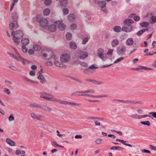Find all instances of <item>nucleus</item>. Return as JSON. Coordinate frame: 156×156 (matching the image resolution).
I'll return each instance as SVG.
<instances>
[{
  "label": "nucleus",
  "mask_w": 156,
  "mask_h": 156,
  "mask_svg": "<svg viewBox=\"0 0 156 156\" xmlns=\"http://www.w3.org/2000/svg\"><path fill=\"white\" fill-rule=\"evenodd\" d=\"M31 117L34 120H36L40 121L44 120V117L41 115H39L38 114L33 112L30 113Z\"/></svg>",
  "instance_id": "0eeeda50"
},
{
  "label": "nucleus",
  "mask_w": 156,
  "mask_h": 156,
  "mask_svg": "<svg viewBox=\"0 0 156 156\" xmlns=\"http://www.w3.org/2000/svg\"><path fill=\"white\" fill-rule=\"evenodd\" d=\"M51 3V0H45L44 1V4L46 5H49Z\"/></svg>",
  "instance_id": "de8ad7c7"
},
{
  "label": "nucleus",
  "mask_w": 156,
  "mask_h": 156,
  "mask_svg": "<svg viewBox=\"0 0 156 156\" xmlns=\"http://www.w3.org/2000/svg\"><path fill=\"white\" fill-rule=\"evenodd\" d=\"M70 78L73 80H75L77 82H78L79 83H82L81 80L80 79H78L74 77H70Z\"/></svg>",
  "instance_id": "79ce46f5"
},
{
  "label": "nucleus",
  "mask_w": 156,
  "mask_h": 156,
  "mask_svg": "<svg viewBox=\"0 0 156 156\" xmlns=\"http://www.w3.org/2000/svg\"><path fill=\"white\" fill-rule=\"evenodd\" d=\"M36 20L38 22L42 27H47L48 25V22L45 19L41 18L40 15L37 16L36 17Z\"/></svg>",
  "instance_id": "423d86ee"
},
{
  "label": "nucleus",
  "mask_w": 156,
  "mask_h": 156,
  "mask_svg": "<svg viewBox=\"0 0 156 156\" xmlns=\"http://www.w3.org/2000/svg\"><path fill=\"white\" fill-rule=\"evenodd\" d=\"M50 10L49 9L46 8L43 10V14L44 16H48L50 13Z\"/></svg>",
  "instance_id": "7c9ffc66"
},
{
  "label": "nucleus",
  "mask_w": 156,
  "mask_h": 156,
  "mask_svg": "<svg viewBox=\"0 0 156 156\" xmlns=\"http://www.w3.org/2000/svg\"><path fill=\"white\" fill-rule=\"evenodd\" d=\"M55 24L59 30L61 31L64 30L66 28L65 25L62 21H57L55 23Z\"/></svg>",
  "instance_id": "ddd939ff"
},
{
  "label": "nucleus",
  "mask_w": 156,
  "mask_h": 156,
  "mask_svg": "<svg viewBox=\"0 0 156 156\" xmlns=\"http://www.w3.org/2000/svg\"><path fill=\"white\" fill-rule=\"evenodd\" d=\"M134 42L132 38H128L126 42V44L128 46H131Z\"/></svg>",
  "instance_id": "aec40b11"
},
{
  "label": "nucleus",
  "mask_w": 156,
  "mask_h": 156,
  "mask_svg": "<svg viewBox=\"0 0 156 156\" xmlns=\"http://www.w3.org/2000/svg\"><path fill=\"white\" fill-rule=\"evenodd\" d=\"M56 133H57V135L58 136H59V137H61L63 136H65L66 135L65 134H60L59 133V132L57 130L56 131Z\"/></svg>",
  "instance_id": "0e129e2a"
},
{
  "label": "nucleus",
  "mask_w": 156,
  "mask_h": 156,
  "mask_svg": "<svg viewBox=\"0 0 156 156\" xmlns=\"http://www.w3.org/2000/svg\"><path fill=\"white\" fill-rule=\"evenodd\" d=\"M54 64L55 66L57 67H60L62 66V65L61 64L60 62L58 61H55L54 62Z\"/></svg>",
  "instance_id": "a18cd8bd"
},
{
  "label": "nucleus",
  "mask_w": 156,
  "mask_h": 156,
  "mask_svg": "<svg viewBox=\"0 0 156 156\" xmlns=\"http://www.w3.org/2000/svg\"><path fill=\"white\" fill-rule=\"evenodd\" d=\"M43 56L47 60H51L52 62L56 60L58 58L56 56L54 55V53L51 51H47L46 53L43 54Z\"/></svg>",
  "instance_id": "20e7f679"
},
{
  "label": "nucleus",
  "mask_w": 156,
  "mask_h": 156,
  "mask_svg": "<svg viewBox=\"0 0 156 156\" xmlns=\"http://www.w3.org/2000/svg\"><path fill=\"white\" fill-rule=\"evenodd\" d=\"M104 53V50L101 48H99L97 50V55L102 60L104 61L105 60Z\"/></svg>",
  "instance_id": "9d476101"
},
{
  "label": "nucleus",
  "mask_w": 156,
  "mask_h": 156,
  "mask_svg": "<svg viewBox=\"0 0 156 156\" xmlns=\"http://www.w3.org/2000/svg\"><path fill=\"white\" fill-rule=\"evenodd\" d=\"M116 141H119L120 142H121V143H122V144H124L126 146H129V147H132V146L131 145L129 144L126 143L125 142L126 141H124L123 140L117 139L116 140Z\"/></svg>",
  "instance_id": "b1692460"
},
{
  "label": "nucleus",
  "mask_w": 156,
  "mask_h": 156,
  "mask_svg": "<svg viewBox=\"0 0 156 156\" xmlns=\"http://www.w3.org/2000/svg\"><path fill=\"white\" fill-rule=\"evenodd\" d=\"M63 12L64 15H67L69 13V10L67 8H64L63 9Z\"/></svg>",
  "instance_id": "37998d69"
},
{
  "label": "nucleus",
  "mask_w": 156,
  "mask_h": 156,
  "mask_svg": "<svg viewBox=\"0 0 156 156\" xmlns=\"http://www.w3.org/2000/svg\"><path fill=\"white\" fill-rule=\"evenodd\" d=\"M6 141L7 143L11 146H13L16 144V143L14 141L9 138L6 139Z\"/></svg>",
  "instance_id": "412c9836"
},
{
  "label": "nucleus",
  "mask_w": 156,
  "mask_h": 156,
  "mask_svg": "<svg viewBox=\"0 0 156 156\" xmlns=\"http://www.w3.org/2000/svg\"><path fill=\"white\" fill-rule=\"evenodd\" d=\"M12 17L13 19H16L17 18V14L16 12H13L12 14Z\"/></svg>",
  "instance_id": "e2e57ef3"
},
{
  "label": "nucleus",
  "mask_w": 156,
  "mask_h": 156,
  "mask_svg": "<svg viewBox=\"0 0 156 156\" xmlns=\"http://www.w3.org/2000/svg\"><path fill=\"white\" fill-rule=\"evenodd\" d=\"M30 107L32 108H40V106H41L40 105H38V104L35 103H33L30 104L29 105Z\"/></svg>",
  "instance_id": "c756f323"
},
{
  "label": "nucleus",
  "mask_w": 156,
  "mask_h": 156,
  "mask_svg": "<svg viewBox=\"0 0 156 156\" xmlns=\"http://www.w3.org/2000/svg\"><path fill=\"white\" fill-rule=\"evenodd\" d=\"M33 49L35 51H38L41 50V47L39 45L37 44H35L34 46Z\"/></svg>",
  "instance_id": "cd10ccee"
},
{
  "label": "nucleus",
  "mask_w": 156,
  "mask_h": 156,
  "mask_svg": "<svg viewBox=\"0 0 156 156\" xmlns=\"http://www.w3.org/2000/svg\"><path fill=\"white\" fill-rule=\"evenodd\" d=\"M133 23V21L130 19L125 20L123 22L124 25L122 28V31L126 32L131 31L133 29V27L132 25L129 23Z\"/></svg>",
  "instance_id": "f03ea898"
},
{
  "label": "nucleus",
  "mask_w": 156,
  "mask_h": 156,
  "mask_svg": "<svg viewBox=\"0 0 156 156\" xmlns=\"http://www.w3.org/2000/svg\"><path fill=\"white\" fill-rule=\"evenodd\" d=\"M151 20V23H154L156 22V16H152Z\"/></svg>",
  "instance_id": "6e6d98bb"
},
{
  "label": "nucleus",
  "mask_w": 156,
  "mask_h": 156,
  "mask_svg": "<svg viewBox=\"0 0 156 156\" xmlns=\"http://www.w3.org/2000/svg\"><path fill=\"white\" fill-rule=\"evenodd\" d=\"M88 53L86 52L79 51L75 53L76 57H78L81 59H84L88 56Z\"/></svg>",
  "instance_id": "6e6552de"
},
{
  "label": "nucleus",
  "mask_w": 156,
  "mask_h": 156,
  "mask_svg": "<svg viewBox=\"0 0 156 156\" xmlns=\"http://www.w3.org/2000/svg\"><path fill=\"white\" fill-rule=\"evenodd\" d=\"M84 91H76L74 93H73L72 95V96H82V94L84 93Z\"/></svg>",
  "instance_id": "5701e85b"
},
{
  "label": "nucleus",
  "mask_w": 156,
  "mask_h": 156,
  "mask_svg": "<svg viewBox=\"0 0 156 156\" xmlns=\"http://www.w3.org/2000/svg\"><path fill=\"white\" fill-rule=\"evenodd\" d=\"M124 103H129V104H142L143 103V102L141 101H134L132 100H126L124 101Z\"/></svg>",
  "instance_id": "f3484780"
},
{
  "label": "nucleus",
  "mask_w": 156,
  "mask_h": 156,
  "mask_svg": "<svg viewBox=\"0 0 156 156\" xmlns=\"http://www.w3.org/2000/svg\"><path fill=\"white\" fill-rule=\"evenodd\" d=\"M140 69H143L145 70H152V69L147 68L145 67H144L143 66H140Z\"/></svg>",
  "instance_id": "13d9d810"
},
{
  "label": "nucleus",
  "mask_w": 156,
  "mask_h": 156,
  "mask_svg": "<svg viewBox=\"0 0 156 156\" xmlns=\"http://www.w3.org/2000/svg\"><path fill=\"white\" fill-rule=\"evenodd\" d=\"M66 37L68 40H71L72 38V34L69 33H67L66 35Z\"/></svg>",
  "instance_id": "58836bf2"
},
{
  "label": "nucleus",
  "mask_w": 156,
  "mask_h": 156,
  "mask_svg": "<svg viewBox=\"0 0 156 156\" xmlns=\"http://www.w3.org/2000/svg\"><path fill=\"white\" fill-rule=\"evenodd\" d=\"M12 35L13 36V40L15 44H18L20 43L19 40L23 36L22 31L20 30H17L15 31H12Z\"/></svg>",
  "instance_id": "7ed1b4c3"
},
{
  "label": "nucleus",
  "mask_w": 156,
  "mask_h": 156,
  "mask_svg": "<svg viewBox=\"0 0 156 156\" xmlns=\"http://www.w3.org/2000/svg\"><path fill=\"white\" fill-rule=\"evenodd\" d=\"M29 74L31 76H34L35 75V73L34 71H31L30 72Z\"/></svg>",
  "instance_id": "774afa93"
},
{
  "label": "nucleus",
  "mask_w": 156,
  "mask_h": 156,
  "mask_svg": "<svg viewBox=\"0 0 156 156\" xmlns=\"http://www.w3.org/2000/svg\"><path fill=\"white\" fill-rule=\"evenodd\" d=\"M38 79L40 80V83L42 84L44 83L46 81V80L42 74H39Z\"/></svg>",
  "instance_id": "a211bd4d"
},
{
  "label": "nucleus",
  "mask_w": 156,
  "mask_h": 156,
  "mask_svg": "<svg viewBox=\"0 0 156 156\" xmlns=\"http://www.w3.org/2000/svg\"><path fill=\"white\" fill-rule=\"evenodd\" d=\"M69 46L72 49H75L77 48V45L74 42H71L69 43Z\"/></svg>",
  "instance_id": "bb28decb"
},
{
  "label": "nucleus",
  "mask_w": 156,
  "mask_h": 156,
  "mask_svg": "<svg viewBox=\"0 0 156 156\" xmlns=\"http://www.w3.org/2000/svg\"><path fill=\"white\" fill-rule=\"evenodd\" d=\"M117 53L120 55H124L126 51V48L124 46L119 47L117 49Z\"/></svg>",
  "instance_id": "f8f14e48"
},
{
  "label": "nucleus",
  "mask_w": 156,
  "mask_h": 156,
  "mask_svg": "<svg viewBox=\"0 0 156 156\" xmlns=\"http://www.w3.org/2000/svg\"><path fill=\"white\" fill-rule=\"evenodd\" d=\"M25 46H23L22 47V49L23 52L26 53L27 52L28 50Z\"/></svg>",
  "instance_id": "680f3d73"
},
{
  "label": "nucleus",
  "mask_w": 156,
  "mask_h": 156,
  "mask_svg": "<svg viewBox=\"0 0 156 156\" xmlns=\"http://www.w3.org/2000/svg\"><path fill=\"white\" fill-rule=\"evenodd\" d=\"M8 119L9 121H14L15 119V118L13 116V115H10L8 118Z\"/></svg>",
  "instance_id": "4d7b16f0"
},
{
  "label": "nucleus",
  "mask_w": 156,
  "mask_h": 156,
  "mask_svg": "<svg viewBox=\"0 0 156 156\" xmlns=\"http://www.w3.org/2000/svg\"><path fill=\"white\" fill-rule=\"evenodd\" d=\"M108 96V95H93V97L94 98H102V97H107Z\"/></svg>",
  "instance_id": "864d4df0"
},
{
  "label": "nucleus",
  "mask_w": 156,
  "mask_h": 156,
  "mask_svg": "<svg viewBox=\"0 0 156 156\" xmlns=\"http://www.w3.org/2000/svg\"><path fill=\"white\" fill-rule=\"evenodd\" d=\"M148 116L147 115H140L137 114H132L130 115L131 117L134 119H140L147 117Z\"/></svg>",
  "instance_id": "4468645a"
},
{
  "label": "nucleus",
  "mask_w": 156,
  "mask_h": 156,
  "mask_svg": "<svg viewBox=\"0 0 156 156\" xmlns=\"http://www.w3.org/2000/svg\"><path fill=\"white\" fill-rule=\"evenodd\" d=\"M75 16L74 14H70L69 15L68 19L70 21L73 22L74 20Z\"/></svg>",
  "instance_id": "473e14b6"
},
{
  "label": "nucleus",
  "mask_w": 156,
  "mask_h": 156,
  "mask_svg": "<svg viewBox=\"0 0 156 156\" xmlns=\"http://www.w3.org/2000/svg\"><path fill=\"white\" fill-rule=\"evenodd\" d=\"M140 123L145 125H147V126H150V123L148 121L141 122Z\"/></svg>",
  "instance_id": "a19ab883"
},
{
  "label": "nucleus",
  "mask_w": 156,
  "mask_h": 156,
  "mask_svg": "<svg viewBox=\"0 0 156 156\" xmlns=\"http://www.w3.org/2000/svg\"><path fill=\"white\" fill-rule=\"evenodd\" d=\"M82 96H85L87 97H93V95H91V94H89V93H83L82 94Z\"/></svg>",
  "instance_id": "49530a36"
},
{
  "label": "nucleus",
  "mask_w": 156,
  "mask_h": 156,
  "mask_svg": "<svg viewBox=\"0 0 156 156\" xmlns=\"http://www.w3.org/2000/svg\"><path fill=\"white\" fill-rule=\"evenodd\" d=\"M113 50L112 49H109L107 52V54L108 55H112L113 53Z\"/></svg>",
  "instance_id": "5fc2aeb1"
},
{
  "label": "nucleus",
  "mask_w": 156,
  "mask_h": 156,
  "mask_svg": "<svg viewBox=\"0 0 156 156\" xmlns=\"http://www.w3.org/2000/svg\"><path fill=\"white\" fill-rule=\"evenodd\" d=\"M134 15H135V14H131L129 15V17H133L134 20L135 21H137L140 20V17L139 16H134Z\"/></svg>",
  "instance_id": "a878e982"
},
{
  "label": "nucleus",
  "mask_w": 156,
  "mask_h": 156,
  "mask_svg": "<svg viewBox=\"0 0 156 156\" xmlns=\"http://www.w3.org/2000/svg\"><path fill=\"white\" fill-rule=\"evenodd\" d=\"M89 39L88 37H85L83 38L82 44H85L88 41Z\"/></svg>",
  "instance_id": "8fccbe9b"
},
{
  "label": "nucleus",
  "mask_w": 156,
  "mask_h": 156,
  "mask_svg": "<svg viewBox=\"0 0 156 156\" xmlns=\"http://www.w3.org/2000/svg\"><path fill=\"white\" fill-rule=\"evenodd\" d=\"M119 44V41L117 39L113 40L111 42V45L113 47H115Z\"/></svg>",
  "instance_id": "6ab92c4d"
},
{
  "label": "nucleus",
  "mask_w": 156,
  "mask_h": 156,
  "mask_svg": "<svg viewBox=\"0 0 156 156\" xmlns=\"http://www.w3.org/2000/svg\"><path fill=\"white\" fill-rule=\"evenodd\" d=\"M121 30H122V28L119 26H116L113 28L114 31L116 32H119Z\"/></svg>",
  "instance_id": "c85d7f7f"
},
{
  "label": "nucleus",
  "mask_w": 156,
  "mask_h": 156,
  "mask_svg": "<svg viewBox=\"0 0 156 156\" xmlns=\"http://www.w3.org/2000/svg\"><path fill=\"white\" fill-rule=\"evenodd\" d=\"M70 55L66 53L62 54L60 56V61L62 63H68L70 60Z\"/></svg>",
  "instance_id": "1a4fd4ad"
},
{
  "label": "nucleus",
  "mask_w": 156,
  "mask_h": 156,
  "mask_svg": "<svg viewBox=\"0 0 156 156\" xmlns=\"http://www.w3.org/2000/svg\"><path fill=\"white\" fill-rule=\"evenodd\" d=\"M147 30L148 29H147L140 30L137 33V35L138 36H140L143 34L144 32L146 31H147Z\"/></svg>",
  "instance_id": "e433bc0d"
},
{
  "label": "nucleus",
  "mask_w": 156,
  "mask_h": 156,
  "mask_svg": "<svg viewBox=\"0 0 156 156\" xmlns=\"http://www.w3.org/2000/svg\"><path fill=\"white\" fill-rule=\"evenodd\" d=\"M39 95L40 98L45 100L53 102H56L62 105H68L78 107L80 105L79 104L69 102L67 101H63L60 99H57L53 95L45 91H42L40 92Z\"/></svg>",
  "instance_id": "f257e3e1"
},
{
  "label": "nucleus",
  "mask_w": 156,
  "mask_h": 156,
  "mask_svg": "<svg viewBox=\"0 0 156 156\" xmlns=\"http://www.w3.org/2000/svg\"><path fill=\"white\" fill-rule=\"evenodd\" d=\"M149 25L148 22L144 21L140 23V26L142 27H147Z\"/></svg>",
  "instance_id": "2f4dec72"
},
{
  "label": "nucleus",
  "mask_w": 156,
  "mask_h": 156,
  "mask_svg": "<svg viewBox=\"0 0 156 156\" xmlns=\"http://www.w3.org/2000/svg\"><path fill=\"white\" fill-rule=\"evenodd\" d=\"M21 42L23 46H26L29 43V40L27 38H23L21 40Z\"/></svg>",
  "instance_id": "4be33fe9"
},
{
  "label": "nucleus",
  "mask_w": 156,
  "mask_h": 156,
  "mask_svg": "<svg viewBox=\"0 0 156 156\" xmlns=\"http://www.w3.org/2000/svg\"><path fill=\"white\" fill-rule=\"evenodd\" d=\"M78 64L83 67H87L88 66V64L86 62L80 61L78 62Z\"/></svg>",
  "instance_id": "ea45409f"
},
{
  "label": "nucleus",
  "mask_w": 156,
  "mask_h": 156,
  "mask_svg": "<svg viewBox=\"0 0 156 156\" xmlns=\"http://www.w3.org/2000/svg\"><path fill=\"white\" fill-rule=\"evenodd\" d=\"M91 82L94 84L99 85L103 84V83L102 82L97 81L94 80H92Z\"/></svg>",
  "instance_id": "4c0bfd02"
},
{
  "label": "nucleus",
  "mask_w": 156,
  "mask_h": 156,
  "mask_svg": "<svg viewBox=\"0 0 156 156\" xmlns=\"http://www.w3.org/2000/svg\"><path fill=\"white\" fill-rule=\"evenodd\" d=\"M9 68L11 69L12 70L14 71H17L19 70V69H18L14 66H9Z\"/></svg>",
  "instance_id": "c03bdc74"
},
{
  "label": "nucleus",
  "mask_w": 156,
  "mask_h": 156,
  "mask_svg": "<svg viewBox=\"0 0 156 156\" xmlns=\"http://www.w3.org/2000/svg\"><path fill=\"white\" fill-rule=\"evenodd\" d=\"M124 59V57H120L119 58L117 59L114 62V63H115L118 62H119L122 60Z\"/></svg>",
  "instance_id": "bf43d9fd"
},
{
  "label": "nucleus",
  "mask_w": 156,
  "mask_h": 156,
  "mask_svg": "<svg viewBox=\"0 0 156 156\" xmlns=\"http://www.w3.org/2000/svg\"><path fill=\"white\" fill-rule=\"evenodd\" d=\"M56 26L55 25L52 24L50 25L48 27L49 30L51 32H54L56 30Z\"/></svg>",
  "instance_id": "393cba45"
},
{
  "label": "nucleus",
  "mask_w": 156,
  "mask_h": 156,
  "mask_svg": "<svg viewBox=\"0 0 156 156\" xmlns=\"http://www.w3.org/2000/svg\"><path fill=\"white\" fill-rule=\"evenodd\" d=\"M97 68L98 67H95L94 65H92L88 69L84 70L83 73L86 74L92 73L95 71L94 69H97Z\"/></svg>",
  "instance_id": "9b49d317"
},
{
  "label": "nucleus",
  "mask_w": 156,
  "mask_h": 156,
  "mask_svg": "<svg viewBox=\"0 0 156 156\" xmlns=\"http://www.w3.org/2000/svg\"><path fill=\"white\" fill-rule=\"evenodd\" d=\"M88 119L89 120L90 119H97L99 120H103V119L101 118H99V117H94L92 116L89 117H88Z\"/></svg>",
  "instance_id": "603ef678"
},
{
  "label": "nucleus",
  "mask_w": 156,
  "mask_h": 156,
  "mask_svg": "<svg viewBox=\"0 0 156 156\" xmlns=\"http://www.w3.org/2000/svg\"><path fill=\"white\" fill-rule=\"evenodd\" d=\"M6 93L8 94H10V91L9 89L7 88H5L3 90Z\"/></svg>",
  "instance_id": "69168bd1"
},
{
  "label": "nucleus",
  "mask_w": 156,
  "mask_h": 156,
  "mask_svg": "<svg viewBox=\"0 0 156 156\" xmlns=\"http://www.w3.org/2000/svg\"><path fill=\"white\" fill-rule=\"evenodd\" d=\"M40 108L44 110L45 112H51L52 110L51 108L44 105L40 106Z\"/></svg>",
  "instance_id": "dca6fc26"
},
{
  "label": "nucleus",
  "mask_w": 156,
  "mask_h": 156,
  "mask_svg": "<svg viewBox=\"0 0 156 156\" xmlns=\"http://www.w3.org/2000/svg\"><path fill=\"white\" fill-rule=\"evenodd\" d=\"M94 3H97L99 7L101 8V10L103 12L107 13V11L106 8V2L104 1L98 0H94Z\"/></svg>",
  "instance_id": "39448f33"
},
{
  "label": "nucleus",
  "mask_w": 156,
  "mask_h": 156,
  "mask_svg": "<svg viewBox=\"0 0 156 156\" xmlns=\"http://www.w3.org/2000/svg\"><path fill=\"white\" fill-rule=\"evenodd\" d=\"M60 4L63 6H66L67 4V0H61L60 2Z\"/></svg>",
  "instance_id": "c9c22d12"
},
{
  "label": "nucleus",
  "mask_w": 156,
  "mask_h": 156,
  "mask_svg": "<svg viewBox=\"0 0 156 156\" xmlns=\"http://www.w3.org/2000/svg\"><path fill=\"white\" fill-rule=\"evenodd\" d=\"M76 25L75 23H73L70 26V28L72 30L76 28Z\"/></svg>",
  "instance_id": "052dcab7"
},
{
  "label": "nucleus",
  "mask_w": 156,
  "mask_h": 156,
  "mask_svg": "<svg viewBox=\"0 0 156 156\" xmlns=\"http://www.w3.org/2000/svg\"><path fill=\"white\" fill-rule=\"evenodd\" d=\"M95 91L94 90L91 89L84 91V93H89L91 94H93L95 93Z\"/></svg>",
  "instance_id": "f704fd0d"
},
{
  "label": "nucleus",
  "mask_w": 156,
  "mask_h": 156,
  "mask_svg": "<svg viewBox=\"0 0 156 156\" xmlns=\"http://www.w3.org/2000/svg\"><path fill=\"white\" fill-rule=\"evenodd\" d=\"M18 0H13L12 4V5L10 9V10L11 11L12 10V9H13L15 5V3L17 2H18Z\"/></svg>",
  "instance_id": "3c124183"
},
{
  "label": "nucleus",
  "mask_w": 156,
  "mask_h": 156,
  "mask_svg": "<svg viewBox=\"0 0 156 156\" xmlns=\"http://www.w3.org/2000/svg\"><path fill=\"white\" fill-rule=\"evenodd\" d=\"M52 64V62L51 61L45 63V65L47 66H51Z\"/></svg>",
  "instance_id": "338daca9"
},
{
  "label": "nucleus",
  "mask_w": 156,
  "mask_h": 156,
  "mask_svg": "<svg viewBox=\"0 0 156 156\" xmlns=\"http://www.w3.org/2000/svg\"><path fill=\"white\" fill-rule=\"evenodd\" d=\"M18 27V24L17 22L15 20H14L12 22V23H11L9 24V28L11 30H12L14 29H16Z\"/></svg>",
  "instance_id": "2eb2a0df"
},
{
  "label": "nucleus",
  "mask_w": 156,
  "mask_h": 156,
  "mask_svg": "<svg viewBox=\"0 0 156 156\" xmlns=\"http://www.w3.org/2000/svg\"><path fill=\"white\" fill-rule=\"evenodd\" d=\"M17 55L18 56L16 57L15 59H16L19 62H21L22 60H23V58L21 55H20L18 53H17Z\"/></svg>",
  "instance_id": "72a5a7b5"
},
{
  "label": "nucleus",
  "mask_w": 156,
  "mask_h": 156,
  "mask_svg": "<svg viewBox=\"0 0 156 156\" xmlns=\"http://www.w3.org/2000/svg\"><path fill=\"white\" fill-rule=\"evenodd\" d=\"M102 139L99 138L97 139L95 141L96 143L98 144H100L102 142Z\"/></svg>",
  "instance_id": "09e8293b"
}]
</instances>
